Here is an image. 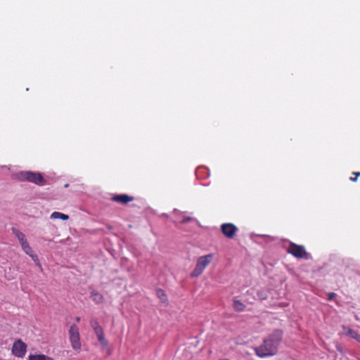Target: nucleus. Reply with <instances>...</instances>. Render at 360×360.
Listing matches in <instances>:
<instances>
[{
    "label": "nucleus",
    "mask_w": 360,
    "mask_h": 360,
    "mask_svg": "<svg viewBox=\"0 0 360 360\" xmlns=\"http://www.w3.org/2000/svg\"><path fill=\"white\" fill-rule=\"evenodd\" d=\"M95 334L97 336L98 340L102 347V349H105L108 347L109 342L105 338L103 330H98V331H96Z\"/></svg>",
    "instance_id": "9"
},
{
    "label": "nucleus",
    "mask_w": 360,
    "mask_h": 360,
    "mask_svg": "<svg viewBox=\"0 0 360 360\" xmlns=\"http://www.w3.org/2000/svg\"><path fill=\"white\" fill-rule=\"evenodd\" d=\"M29 256L32 259V260L35 262L36 265L38 266L41 269H42L41 263L38 259V256L34 253V251L29 255Z\"/></svg>",
    "instance_id": "19"
},
{
    "label": "nucleus",
    "mask_w": 360,
    "mask_h": 360,
    "mask_svg": "<svg viewBox=\"0 0 360 360\" xmlns=\"http://www.w3.org/2000/svg\"><path fill=\"white\" fill-rule=\"evenodd\" d=\"M28 360H53V359L45 354H31Z\"/></svg>",
    "instance_id": "15"
},
{
    "label": "nucleus",
    "mask_w": 360,
    "mask_h": 360,
    "mask_svg": "<svg viewBox=\"0 0 360 360\" xmlns=\"http://www.w3.org/2000/svg\"><path fill=\"white\" fill-rule=\"evenodd\" d=\"M76 321L77 322H79L80 321V318L79 317H77L76 318Z\"/></svg>",
    "instance_id": "24"
},
{
    "label": "nucleus",
    "mask_w": 360,
    "mask_h": 360,
    "mask_svg": "<svg viewBox=\"0 0 360 360\" xmlns=\"http://www.w3.org/2000/svg\"><path fill=\"white\" fill-rule=\"evenodd\" d=\"M213 259V254H208L200 257L196 262L195 269L191 273V277L196 278L200 276L206 267L212 262Z\"/></svg>",
    "instance_id": "3"
},
{
    "label": "nucleus",
    "mask_w": 360,
    "mask_h": 360,
    "mask_svg": "<svg viewBox=\"0 0 360 360\" xmlns=\"http://www.w3.org/2000/svg\"><path fill=\"white\" fill-rule=\"evenodd\" d=\"M192 220H193V218L191 217H184L182 218V219L180 221V222L181 224H185V223H187V222L191 221Z\"/></svg>",
    "instance_id": "20"
},
{
    "label": "nucleus",
    "mask_w": 360,
    "mask_h": 360,
    "mask_svg": "<svg viewBox=\"0 0 360 360\" xmlns=\"http://www.w3.org/2000/svg\"><path fill=\"white\" fill-rule=\"evenodd\" d=\"M287 252L298 259H309L310 257V255L306 251L303 245H297L292 242L290 243L287 248Z\"/></svg>",
    "instance_id": "4"
},
{
    "label": "nucleus",
    "mask_w": 360,
    "mask_h": 360,
    "mask_svg": "<svg viewBox=\"0 0 360 360\" xmlns=\"http://www.w3.org/2000/svg\"><path fill=\"white\" fill-rule=\"evenodd\" d=\"M17 179L21 181H27L34 183L39 186H43L46 183V180L39 172L30 171H22L15 174Z\"/></svg>",
    "instance_id": "2"
},
{
    "label": "nucleus",
    "mask_w": 360,
    "mask_h": 360,
    "mask_svg": "<svg viewBox=\"0 0 360 360\" xmlns=\"http://www.w3.org/2000/svg\"><path fill=\"white\" fill-rule=\"evenodd\" d=\"M156 295L161 300L162 302L166 303L168 301L167 296L165 292L161 288H158L156 290Z\"/></svg>",
    "instance_id": "14"
},
{
    "label": "nucleus",
    "mask_w": 360,
    "mask_h": 360,
    "mask_svg": "<svg viewBox=\"0 0 360 360\" xmlns=\"http://www.w3.org/2000/svg\"><path fill=\"white\" fill-rule=\"evenodd\" d=\"M11 230L13 233L18 239L20 244L23 243L24 241H27L25 234L22 233L20 230L14 227H13Z\"/></svg>",
    "instance_id": "12"
},
{
    "label": "nucleus",
    "mask_w": 360,
    "mask_h": 360,
    "mask_svg": "<svg viewBox=\"0 0 360 360\" xmlns=\"http://www.w3.org/2000/svg\"><path fill=\"white\" fill-rule=\"evenodd\" d=\"M349 180H350V181H356L357 178H356V177L351 176V177L349 178Z\"/></svg>",
    "instance_id": "23"
},
{
    "label": "nucleus",
    "mask_w": 360,
    "mask_h": 360,
    "mask_svg": "<svg viewBox=\"0 0 360 360\" xmlns=\"http://www.w3.org/2000/svg\"><path fill=\"white\" fill-rule=\"evenodd\" d=\"M27 351V345L20 339H18L14 342L12 346V353L14 356L18 358H22L25 356Z\"/></svg>",
    "instance_id": "6"
},
{
    "label": "nucleus",
    "mask_w": 360,
    "mask_h": 360,
    "mask_svg": "<svg viewBox=\"0 0 360 360\" xmlns=\"http://www.w3.org/2000/svg\"><path fill=\"white\" fill-rule=\"evenodd\" d=\"M112 201L122 204L127 205V203L133 201L134 198L127 194H115L111 198Z\"/></svg>",
    "instance_id": "8"
},
{
    "label": "nucleus",
    "mask_w": 360,
    "mask_h": 360,
    "mask_svg": "<svg viewBox=\"0 0 360 360\" xmlns=\"http://www.w3.org/2000/svg\"><path fill=\"white\" fill-rule=\"evenodd\" d=\"M283 330L280 329L274 330L264 339L262 345L255 349V354L261 358L276 355L283 340Z\"/></svg>",
    "instance_id": "1"
},
{
    "label": "nucleus",
    "mask_w": 360,
    "mask_h": 360,
    "mask_svg": "<svg viewBox=\"0 0 360 360\" xmlns=\"http://www.w3.org/2000/svg\"><path fill=\"white\" fill-rule=\"evenodd\" d=\"M352 175H354V176H355V177H356V178H357V177L360 176V172H354L352 173Z\"/></svg>",
    "instance_id": "22"
},
{
    "label": "nucleus",
    "mask_w": 360,
    "mask_h": 360,
    "mask_svg": "<svg viewBox=\"0 0 360 360\" xmlns=\"http://www.w3.org/2000/svg\"><path fill=\"white\" fill-rule=\"evenodd\" d=\"M221 230L226 238H233L238 231V228L232 223H225L221 224Z\"/></svg>",
    "instance_id": "7"
},
{
    "label": "nucleus",
    "mask_w": 360,
    "mask_h": 360,
    "mask_svg": "<svg viewBox=\"0 0 360 360\" xmlns=\"http://www.w3.org/2000/svg\"><path fill=\"white\" fill-rule=\"evenodd\" d=\"M335 296L336 294L335 292H330L328 294V300H332Z\"/></svg>",
    "instance_id": "21"
},
{
    "label": "nucleus",
    "mask_w": 360,
    "mask_h": 360,
    "mask_svg": "<svg viewBox=\"0 0 360 360\" xmlns=\"http://www.w3.org/2000/svg\"><path fill=\"white\" fill-rule=\"evenodd\" d=\"M343 328L345 330V335L347 336H349L356 340L358 342L360 343V334L357 331L349 328H346L345 326L343 327Z\"/></svg>",
    "instance_id": "10"
},
{
    "label": "nucleus",
    "mask_w": 360,
    "mask_h": 360,
    "mask_svg": "<svg viewBox=\"0 0 360 360\" xmlns=\"http://www.w3.org/2000/svg\"><path fill=\"white\" fill-rule=\"evenodd\" d=\"M68 333L72 349L77 352H79L82 344L80 342L79 331L77 326L75 324L72 325L69 329Z\"/></svg>",
    "instance_id": "5"
},
{
    "label": "nucleus",
    "mask_w": 360,
    "mask_h": 360,
    "mask_svg": "<svg viewBox=\"0 0 360 360\" xmlns=\"http://www.w3.org/2000/svg\"><path fill=\"white\" fill-rule=\"evenodd\" d=\"M90 325H91V328H93L94 333H96V331H98V330H101L103 329L102 327L99 325L97 320H96V319H91L90 321Z\"/></svg>",
    "instance_id": "18"
},
{
    "label": "nucleus",
    "mask_w": 360,
    "mask_h": 360,
    "mask_svg": "<svg viewBox=\"0 0 360 360\" xmlns=\"http://www.w3.org/2000/svg\"><path fill=\"white\" fill-rule=\"evenodd\" d=\"M108 354L109 355H110V354H111V351H110V349H108Z\"/></svg>",
    "instance_id": "25"
},
{
    "label": "nucleus",
    "mask_w": 360,
    "mask_h": 360,
    "mask_svg": "<svg viewBox=\"0 0 360 360\" xmlns=\"http://www.w3.org/2000/svg\"><path fill=\"white\" fill-rule=\"evenodd\" d=\"M91 297L96 304H101L104 301L103 295L96 290L91 292Z\"/></svg>",
    "instance_id": "11"
},
{
    "label": "nucleus",
    "mask_w": 360,
    "mask_h": 360,
    "mask_svg": "<svg viewBox=\"0 0 360 360\" xmlns=\"http://www.w3.org/2000/svg\"><path fill=\"white\" fill-rule=\"evenodd\" d=\"M233 308L236 311H243L245 308V305L241 302L240 300H233Z\"/></svg>",
    "instance_id": "16"
},
{
    "label": "nucleus",
    "mask_w": 360,
    "mask_h": 360,
    "mask_svg": "<svg viewBox=\"0 0 360 360\" xmlns=\"http://www.w3.org/2000/svg\"><path fill=\"white\" fill-rule=\"evenodd\" d=\"M50 217L52 219H62L63 221H66V220L69 219V216L68 214H65L59 212H53L51 214Z\"/></svg>",
    "instance_id": "13"
},
{
    "label": "nucleus",
    "mask_w": 360,
    "mask_h": 360,
    "mask_svg": "<svg viewBox=\"0 0 360 360\" xmlns=\"http://www.w3.org/2000/svg\"><path fill=\"white\" fill-rule=\"evenodd\" d=\"M20 245H21L22 249L27 255H29L30 254H31L33 252V250H32V248L30 246L27 240L24 241V243Z\"/></svg>",
    "instance_id": "17"
}]
</instances>
